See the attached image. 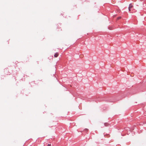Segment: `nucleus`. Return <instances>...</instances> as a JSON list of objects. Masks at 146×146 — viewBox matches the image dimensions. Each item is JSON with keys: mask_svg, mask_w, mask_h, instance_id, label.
Returning a JSON list of instances; mask_svg holds the SVG:
<instances>
[{"mask_svg": "<svg viewBox=\"0 0 146 146\" xmlns=\"http://www.w3.org/2000/svg\"><path fill=\"white\" fill-rule=\"evenodd\" d=\"M59 54L58 52H56V53L55 54H54V56L55 57H57L58 56Z\"/></svg>", "mask_w": 146, "mask_h": 146, "instance_id": "obj_1", "label": "nucleus"}, {"mask_svg": "<svg viewBox=\"0 0 146 146\" xmlns=\"http://www.w3.org/2000/svg\"><path fill=\"white\" fill-rule=\"evenodd\" d=\"M132 6H133L131 4H130L129 5L128 9H129L130 8H131L132 7Z\"/></svg>", "mask_w": 146, "mask_h": 146, "instance_id": "obj_2", "label": "nucleus"}, {"mask_svg": "<svg viewBox=\"0 0 146 146\" xmlns=\"http://www.w3.org/2000/svg\"><path fill=\"white\" fill-rule=\"evenodd\" d=\"M121 18V17H119L117 18V20H119V19H120Z\"/></svg>", "mask_w": 146, "mask_h": 146, "instance_id": "obj_3", "label": "nucleus"}, {"mask_svg": "<svg viewBox=\"0 0 146 146\" xmlns=\"http://www.w3.org/2000/svg\"><path fill=\"white\" fill-rule=\"evenodd\" d=\"M51 146V144H48L47 146Z\"/></svg>", "mask_w": 146, "mask_h": 146, "instance_id": "obj_4", "label": "nucleus"}, {"mask_svg": "<svg viewBox=\"0 0 146 146\" xmlns=\"http://www.w3.org/2000/svg\"><path fill=\"white\" fill-rule=\"evenodd\" d=\"M107 124H108L107 123H106L105 124V125L106 126H107Z\"/></svg>", "mask_w": 146, "mask_h": 146, "instance_id": "obj_5", "label": "nucleus"}, {"mask_svg": "<svg viewBox=\"0 0 146 146\" xmlns=\"http://www.w3.org/2000/svg\"><path fill=\"white\" fill-rule=\"evenodd\" d=\"M131 8H130L129 9V11H131Z\"/></svg>", "mask_w": 146, "mask_h": 146, "instance_id": "obj_6", "label": "nucleus"}, {"mask_svg": "<svg viewBox=\"0 0 146 146\" xmlns=\"http://www.w3.org/2000/svg\"><path fill=\"white\" fill-rule=\"evenodd\" d=\"M86 129V130H87V129Z\"/></svg>", "mask_w": 146, "mask_h": 146, "instance_id": "obj_7", "label": "nucleus"}]
</instances>
